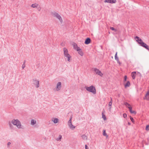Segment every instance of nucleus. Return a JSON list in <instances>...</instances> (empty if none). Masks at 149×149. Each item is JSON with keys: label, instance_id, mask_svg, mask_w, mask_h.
Segmentation results:
<instances>
[{"label": "nucleus", "instance_id": "obj_19", "mask_svg": "<svg viewBox=\"0 0 149 149\" xmlns=\"http://www.w3.org/2000/svg\"><path fill=\"white\" fill-rule=\"evenodd\" d=\"M69 126L71 130H73L75 127V126L73 125L72 124H70V125H69Z\"/></svg>", "mask_w": 149, "mask_h": 149}, {"label": "nucleus", "instance_id": "obj_14", "mask_svg": "<svg viewBox=\"0 0 149 149\" xmlns=\"http://www.w3.org/2000/svg\"><path fill=\"white\" fill-rule=\"evenodd\" d=\"M73 46V48L74 49L76 50L78 49V48H79L80 47H78L77 45L75 43H73L72 44Z\"/></svg>", "mask_w": 149, "mask_h": 149}, {"label": "nucleus", "instance_id": "obj_22", "mask_svg": "<svg viewBox=\"0 0 149 149\" xmlns=\"http://www.w3.org/2000/svg\"><path fill=\"white\" fill-rule=\"evenodd\" d=\"M8 125L10 127V128L11 129H13V125H12V123H11L9 121L8 122Z\"/></svg>", "mask_w": 149, "mask_h": 149}, {"label": "nucleus", "instance_id": "obj_21", "mask_svg": "<svg viewBox=\"0 0 149 149\" xmlns=\"http://www.w3.org/2000/svg\"><path fill=\"white\" fill-rule=\"evenodd\" d=\"M82 138L84 140H86L87 139V136L85 134H83L81 136Z\"/></svg>", "mask_w": 149, "mask_h": 149}, {"label": "nucleus", "instance_id": "obj_1", "mask_svg": "<svg viewBox=\"0 0 149 149\" xmlns=\"http://www.w3.org/2000/svg\"><path fill=\"white\" fill-rule=\"evenodd\" d=\"M137 42L141 46L145 48L149 51V47L144 42L142 39L138 36H136L135 37Z\"/></svg>", "mask_w": 149, "mask_h": 149}, {"label": "nucleus", "instance_id": "obj_30", "mask_svg": "<svg viewBox=\"0 0 149 149\" xmlns=\"http://www.w3.org/2000/svg\"><path fill=\"white\" fill-rule=\"evenodd\" d=\"M149 95V90L148 91L147 93H146V94L145 95V97H146V98H147V97H148V95Z\"/></svg>", "mask_w": 149, "mask_h": 149}, {"label": "nucleus", "instance_id": "obj_25", "mask_svg": "<svg viewBox=\"0 0 149 149\" xmlns=\"http://www.w3.org/2000/svg\"><path fill=\"white\" fill-rule=\"evenodd\" d=\"M62 138V136L61 135H59L58 136V137L56 139V140L57 141H60L61 140Z\"/></svg>", "mask_w": 149, "mask_h": 149}, {"label": "nucleus", "instance_id": "obj_13", "mask_svg": "<svg viewBox=\"0 0 149 149\" xmlns=\"http://www.w3.org/2000/svg\"><path fill=\"white\" fill-rule=\"evenodd\" d=\"M128 108L129 109V111L131 113H134V114H136V112L135 111H132V107L131 106L129 107H128Z\"/></svg>", "mask_w": 149, "mask_h": 149}, {"label": "nucleus", "instance_id": "obj_38", "mask_svg": "<svg viewBox=\"0 0 149 149\" xmlns=\"http://www.w3.org/2000/svg\"><path fill=\"white\" fill-rule=\"evenodd\" d=\"M11 144V143L10 142H8L7 143L8 146H9Z\"/></svg>", "mask_w": 149, "mask_h": 149}, {"label": "nucleus", "instance_id": "obj_12", "mask_svg": "<svg viewBox=\"0 0 149 149\" xmlns=\"http://www.w3.org/2000/svg\"><path fill=\"white\" fill-rule=\"evenodd\" d=\"M78 49H77V51H78V54L81 56H83L84 53L82 49H81L80 48H78Z\"/></svg>", "mask_w": 149, "mask_h": 149}, {"label": "nucleus", "instance_id": "obj_31", "mask_svg": "<svg viewBox=\"0 0 149 149\" xmlns=\"http://www.w3.org/2000/svg\"><path fill=\"white\" fill-rule=\"evenodd\" d=\"M146 131H148L149 130V125H147L146 126Z\"/></svg>", "mask_w": 149, "mask_h": 149}, {"label": "nucleus", "instance_id": "obj_2", "mask_svg": "<svg viewBox=\"0 0 149 149\" xmlns=\"http://www.w3.org/2000/svg\"><path fill=\"white\" fill-rule=\"evenodd\" d=\"M88 91L93 93V94L96 93V89L95 87L93 86H91L89 87L85 86L84 87Z\"/></svg>", "mask_w": 149, "mask_h": 149}, {"label": "nucleus", "instance_id": "obj_26", "mask_svg": "<svg viewBox=\"0 0 149 149\" xmlns=\"http://www.w3.org/2000/svg\"><path fill=\"white\" fill-rule=\"evenodd\" d=\"M58 119L56 118H54V120H53V122L55 123H56L58 122Z\"/></svg>", "mask_w": 149, "mask_h": 149}, {"label": "nucleus", "instance_id": "obj_35", "mask_svg": "<svg viewBox=\"0 0 149 149\" xmlns=\"http://www.w3.org/2000/svg\"><path fill=\"white\" fill-rule=\"evenodd\" d=\"M38 9V10L39 11H40L41 10V8L40 7V6H39V7H36Z\"/></svg>", "mask_w": 149, "mask_h": 149}, {"label": "nucleus", "instance_id": "obj_10", "mask_svg": "<svg viewBox=\"0 0 149 149\" xmlns=\"http://www.w3.org/2000/svg\"><path fill=\"white\" fill-rule=\"evenodd\" d=\"M91 42V40L90 38H88L85 40L84 43L86 45L89 44Z\"/></svg>", "mask_w": 149, "mask_h": 149}, {"label": "nucleus", "instance_id": "obj_40", "mask_svg": "<svg viewBox=\"0 0 149 149\" xmlns=\"http://www.w3.org/2000/svg\"><path fill=\"white\" fill-rule=\"evenodd\" d=\"M128 123V125H131V123L130 122H129Z\"/></svg>", "mask_w": 149, "mask_h": 149}, {"label": "nucleus", "instance_id": "obj_4", "mask_svg": "<svg viewBox=\"0 0 149 149\" xmlns=\"http://www.w3.org/2000/svg\"><path fill=\"white\" fill-rule=\"evenodd\" d=\"M64 51V55L65 57L68 58L67 60L70 61V58L71 57L70 55L68 54V50L65 47L63 49Z\"/></svg>", "mask_w": 149, "mask_h": 149}, {"label": "nucleus", "instance_id": "obj_36", "mask_svg": "<svg viewBox=\"0 0 149 149\" xmlns=\"http://www.w3.org/2000/svg\"><path fill=\"white\" fill-rule=\"evenodd\" d=\"M25 67V64H23L22 65V68L23 69Z\"/></svg>", "mask_w": 149, "mask_h": 149}, {"label": "nucleus", "instance_id": "obj_5", "mask_svg": "<svg viewBox=\"0 0 149 149\" xmlns=\"http://www.w3.org/2000/svg\"><path fill=\"white\" fill-rule=\"evenodd\" d=\"M92 70L94 71L96 74L99 75L101 77H102L103 75L101 71L97 68H92Z\"/></svg>", "mask_w": 149, "mask_h": 149}, {"label": "nucleus", "instance_id": "obj_39", "mask_svg": "<svg viewBox=\"0 0 149 149\" xmlns=\"http://www.w3.org/2000/svg\"><path fill=\"white\" fill-rule=\"evenodd\" d=\"M26 62V60H24V63H23V64H25V63Z\"/></svg>", "mask_w": 149, "mask_h": 149}, {"label": "nucleus", "instance_id": "obj_9", "mask_svg": "<svg viewBox=\"0 0 149 149\" xmlns=\"http://www.w3.org/2000/svg\"><path fill=\"white\" fill-rule=\"evenodd\" d=\"M105 3H115L116 2V0H105L104 1Z\"/></svg>", "mask_w": 149, "mask_h": 149}, {"label": "nucleus", "instance_id": "obj_32", "mask_svg": "<svg viewBox=\"0 0 149 149\" xmlns=\"http://www.w3.org/2000/svg\"><path fill=\"white\" fill-rule=\"evenodd\" d=\"M127 78V76L126 75H125L124 76V82H125L126 81Z\"/></svg>", "mask_w": 149, "mask_h": 149}, {"label": "nucleus", "instance_id": "obj_37", "mask_svg": "<svg viewBox=\"0 0 149 149\" xmlns=\"http://www.w3.org/2000/svg\"><path fill=\"white\" fill-rule=\"evenodd\" d=\"M85 148L86 149H88V147L87 146L86 144L85 145Z\"/></svg>", "mask_w": 149, "mask_h": 149}, {"label": "nucleus", "instance_id": "obj_29", "mask_svg": "<svg viewBox=\"0 0 149 149\" xmlns=\"http://www.w3.org/2000/svg\"><path fill=\"white\" fill-rule=\"evenodd\" d=\"M130 119L131 120L132 122V123H134V120L133 118L131 116H130Z\"/></svg>", "mask_w": 149, "mask_h": 149}, {"label": "nucleus", "instance_id": "obj_34", "mask_svg": "<svg viewBox=\"0 0 149 149\" xmlns=\"http://www.w3.org/2000/svg\"><path fill=\"white\" fill-rule=\"evenodd\" d=\"M127 114L125 113H124L123 114V116L125 118H126L127 117Z\"/></svg>", "mask_w": 149, "mask_h": 149}, {"label": "nucleus", "instance_id": "obj_20", "mask_svg": "<svg viewBox=\"0 0 149 149\" xmlns=\"http://www.w3.org/2000/svg\"><path fill=\"white\" fill-rule=\"evenodd\" d=\"M38 6V4L35 3L32 4V5L31 6V7L33 8H35L37 7Z\"/></svg>", "mask_w": 149, "mask_h": 149}, {"label": "nucleus", "instance_id": "obj_8", "mask_svg": "<svg viewBox=\"0 0 149 149\" xmlns=\"http://www.w3.org/2000/svg\"><path fill=\"white\" fill-rule=\"evenodd\" d=\"M61 87V82H58L57 84L56 90L57 91L60 90Z\"/></svg>", "mask_w": 149, "mask_h": 149}, {"label": "nucleus", "instance_id": "obj_18", "mask_svg": "<svg viewBox=\"0 0 149 149\" xmlns=\"http://www.w3.org/2000/svg\"><path fill=\"white\" fill-rule=\"evenodd\" d=\"M36 123V121L33 119H32L31 121V124L32 125H34Z\"/></svg>", "mask_w": 149, "mask_h": 149}, {"label": "nucleus", "instance_id": "obj_15", "mask_svg": "<svg viewBox=\"0 0 149 149\" xmlns=\"http://www.w3.org/2000/svg\"><path fill=\"white\" fill-rule=\"evenodd\" d=\"M111 98V100L109 102V109L110 110H111V105L112 104V98L111 97H110Z\"/></svg>", "mask_w": 149, "mask_h": 149}, {"label": "nucleus", "instance_id": "obj_3", "mask_svg": "<svg viewBox=\"0 0 149 149\" xmlns=\"http://www.w3.org/2000/svg\"><path fill=\"white\" fill-rule=\"evenodd\" d=\"M14 125H16L18 128H22L21 125L20 121L17 119L13 120L11 122Z\"/></svg>", "mask_w": 149, "mask_h": 149}, {"label": "nucleus", "instance_id": "obj_33", "mask_svg": "<svg viewBox=\"0 0 149 149\" xmlns=\"http://www.w3.org/2000/svg\"><path fill=\"white\" fill-rule=\"evenodd\" d=\"M110 29H111V30L113 31H116V29L114 28L113 27H110Z\"/></svg>", "mask_w": 149, "mask_h": 149}, {"label": "nucleus", "instance_id": "obj_24", "mask_svg": "<svg viewBox=\"0 0 149 149\" xmlns=\"http://www.w3.org/2000/svg\"><path fill=\"white\" fill-rule=\"evenodd\" d=\"M124 104L128 108V107H130V105L128 103L126 102H125L124 103Z\"/></svg>", "mask_w": 149, "mask_h": 149}, {"label": "nucleus", "instance_id": "obj_23", "mask_svg": "<svg viewBox=\"0 0 149 149\" xmlns=\"http://www.w3.org/2000/svg\"><path fill=\"white\" fill-rule=\"evenodd\" d=\"M103 135L104 136H106L107 137L108 136L107 134L106 133L105 130H104L103 131Z\"/></svg>", "mask_w": 149, "mask_h": 149}, {"label": "nucleus", "instance_id": "obj_16", "mask_svg": "<svg viewBox=\"0 0 149 149\" xmlns=\"http://www.w3.org/2000/svg\"><path fill=\"white\" fill-rule=\"evenodd\" d=\"M136 73V72H133L132 73L131 75L133 79L135 78Z\"/></svg>", "mask_w": 149, "mask_h": 149}, {"label": "nucleus", "instance_id": "obj_11", "mask_svg": "<svg viewBox=\"0 0 149 149\" xmlns=\"http://www.w3.org/2000/svg\"><path fill=\"white\" fill-rule=\"evenodd\" d=\"M117 52H116L115 56V59L117 61L118 63L120 65L121 64V63L119 61V58L117 57Z\"/></svg>", "mask_w": 149, "mask_h": 149}, {"label": "nucleus", "instance_id": "obj_6", "mask_svg": "<svg viewBox=\"0 0 149 149\" xmlns=\"http://www.w3.org/2000/svg\"><path fill=\"white\" fill-rule=\"evenodd\" d=\"M53 15L54 17H56L57 18L59 19L61 22H62L63 20L61 16L59 15L58 13L56 12H55L53 13Z\"/></svg>", "mask_w": 149, "mask_h": 149}, {"label": "nucleus", "instance_id": "obj_7", "mask_svg": "<svg viewBox=\"0 0 149 149\" xmlns=\"http://www.w3.org/2000/svg\"><path fill=\"white\" fill-rule=\"evenodd\" d=\"M33 84L36 86V88H38L39 86V81L35 79H32Z\"/></svg>", "mask_w": 149, "mask_h": 149}, {"label": "nucleus", "instance_id": "obj_27", "mask_svg": "<svg viewBox=\"0 0 149 149\" xmlns=\"http://www.w3.org/2000/svg\"><path fill=\"white\" fill-rule=\"evenodd\" d=\"M72 116H71L70 117V118L69 119V120L68 121V125H70V124H72Z\"/></svg>", "mask_w": 149, "mask_h": 149}, {"label": "nucleus", "instance_id": "obj_17", "mask_svg": "<svg viewBox=\"0 0 149 149\" xmlns=\"http://www.w3.org/2000/svg\"><path fill=\"white\" fill-rule=\"evenodd\" d=\"M130 85V81H127L126 84L125 85V87L126 88L127 87H129Z\"/></svg>", "mask_w": 149, "mask_h": 149}, {"label": "nucleus", "instance_id": "obj_28", "mask_svg": "<svg viewBox=\"0 0 149 149\" xmlns=\"http://www.w3.org/2000/svg\"><path fill=\"white\" fill-rule=\"evenodd\" d=\"M102 118H103V119L104 120H106V117L104 115V114H103V113H102Z\"/></svg>", "mask_w": 149, "mask_h": 149}]
</instances>
